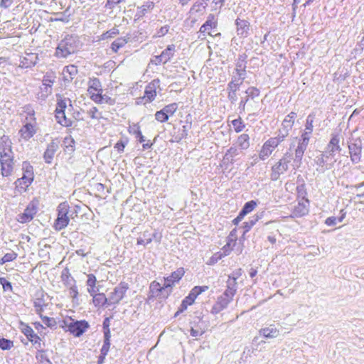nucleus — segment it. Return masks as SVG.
Listing matches in <instances>:
<instances>
[{
  "label": "nucleus",
  "instance_id": "23",
  "mask_svg": "<svg viewBox=\"0 0 364 364\" xmlns=\"http://www.w3.org/2000/svg\"><path fill=\"white\" fill-rule=\"evenodd\" d=\"M237 34L241 38H246L249 35L250 23L246 20L237 18L235 20Z\"/></svg>",
  "mask_w": 364,
  "mask_h": 364
},
{
  "label": "nucleus",
  "instance_id": "13",
  "mask_svg": "<svg viewBox=\"0 0 364 364\" xmlns=\"http://www.w3.org/2000/svg\"><path fill=\"white\" fill-rule=\"evenodd\" d=\"M233 298L226 296L225 293L218 297L217 301L213 306L211 313L218 314L223 310L225 309L229 304L232 301Z\"/></svg>",
  "mask_w": 364,
  "mask_h": 364
},
{
  "label": "nucleus",
  "instance_id": "40",
  "mask_svg": "<svg viewBox=\"0 0 364 364\" xmlns=\"http://www.w3.org/2000/svg\"><path fill=\"white\" fill-rule=\"evenodd\" d=\"M128 42V39L125 37L117 38L111 44V48L113 52L117 53L119 49L123 48Z\"/></svg>",
  "mask_w": 364,
  "mask_h": 364
},
{
  "label": "nucleus",
  "instance_id": "43",
  "mask_svg": "<svg viewBox=\"0 0 364 364\" xmlns=\"http://www.w3.org/2000/svg\"><path fill=\"white\" fill-rule=\"evenodd\" d=\"M250 137L247 134H241L237 139L238 146L241 149H247L250 146Z\"/></svg>",
  "mask_w": 364,
  "mask_h": 364
},
{
  "label": "nucleus",
  "instance_id": "45",
  "mask_svg": "<svg viewBox=\"0 0 364 364\" xmlns=\"http://www.w3.org/2000/svg\"><path fill=\"white\" fill-rule=\"evenodd\" d=\"M242 83V82H240V80L235 75V73H233L231 75L230 81L228 82L227 85V90H240V87Z\"/></svg>",
  "mask_w": 364,
  "mask_h": 364
},
{
  "label": "nucleus",
  "instance_id": "20",
  "mask_svg": "<svg viewBox=\"0 0 364 364\" xmlns=\"http://www.w3.org/2000/svg\"><path fill=\"white\" fill-rule=\"evenodd\" d=\"M18 133L21 137L27 141L36 134V129L33 124L27 122L21 128Z\"/></svg>",
  "mask_w": 364,
  "mask_h": 364
},
{
  "label": "nucleus",
  "instance_id": "4",
  "mask_svg": "<svg viewBox=\"0 0 364 364\" xmlns=\"http://www.w3.org/2000/svg\"><path fill=\"white\" fill-rule=\"evenodd\" d=\"M292 159V154L287 151L283 156L274 164L271 168L270 179L273 181H277L280 176L289 170V164Z\"/></svg>",
  "mask_w": 364,
  "mask_h": 364
},
{
  "label": "nucleus",
  "instance_id": "38",
  "mask_svg": "<svg viewBox=\"0 0 364 364\" xmlns=\"http://www.w3.org/2000/svg\"><path fill=\"white\" fill-rule=\"evenodd\" d=\"M46 306L47 304L44 299V294L43 292H41V296L37 297L34 301V307L36 308V312L41 315L44 307Z\"/></svg>",
  "mask_w": 364,
  "mask_h": 364
},
{
  "label": "nucleus",
  "instance_id": "48",
  "mask_svg": "<svg viewBox=\"0 0 364 364\" xmlns=\"http://www.w3.org/2000/svg\"><path fill=\"white\" fill-rule=\"evenodd\" d=\"M36 358L41 364H52L51 361L45 354V351L43 350H38Z\"/></svg>",
  "mask_w": 364,
  "mask_h": 364
},
{
  "label": "nucleus",
  "instance_id": "53",
  "mask_svg": "<svg viewBox=\"0 0 364 364\" xmlns=\"http://www.w3.org/2000/svg\"><path fill=\"white\" fill-rule=\"evenodd\" d=\"M14 346L12 341L4 338H0V348L3 350H10Z\"/></svg>",
  "mask_w": 364,
  "mask_h": 364
},
{
  "label": "nucleus",
  "instance_id": "58",
  "mask_svg": "<svg viewBox=\"0 0 364 364\" xmlns=\"http://www.w3.org/2000/svg\"><path fill=\"white\" fill-rule=\"evenodd\" d=\"M69 295L73 299V302H77L78 300V290L76 284L69 287Z\"/></svg>",
  "mask_w": 364,
  "mask_h": 364
},
{
  "label": "nucleus",
  "instance_id": "44",
  "mask_svg": "<svg viewBox=\"0 0 364 364\" xmlns=\"http://www.w3.org/2000/svg\"><path fill=\"white\" fill-rule=\"evenodd\" d=\"M238 154L239 151L236 147H230L225 153L224 160L232 164L235 161L234 157Z\"/></svg>",
  "mask_w": 364,
  "mask_h": 364
},
{
  "label": "nucleus",
  "instance_id": "49",
  "mask_svg": "<svg viewBox=\"0 0 364 364\" xmlns=\"http://www.w3.org/2000/svg\"><path fill=\"white\" fill-rule=\"evenodd\" d=\"M178 104L176 102H173V103L166 105L163 108V110L164 112H166L167 114L168 118H169L170 116H172L174 114V113L178 109Z\"/></svg>",
  "mask_w": 364,
  "mask_h": 364
},
{
  "label": "nucleus",
  "instance_id": "42",
  "mask_svg": "<svg viewBox=\"0 0 364 364\" xmlns=\"http://www.w3.org/2000/svg\"><path fill=\"white\" fill-rule=\"evenodd\" d=\"M273 150L274 149H272L271 146H267V141H265L259 154V159L262 161L265 160L272 154Z\"/></svg>",
  "mask_w": 364,
  "mask_h": 364
},
{
  "label": "nucleus",
  "instance_id": "56",
  "mask_svg": "<svg viewBox=\"0 0 364 364\" xmlns=\"http://www.w3.org/2000/svg\"><path fill=\"white\" fill-rule=\"evenodd\" d=\"M208 289V286H196L191 290V293L193 294L195 298H197L198 296L201 294L203 292L207 291Z\"/></svg>",
  "mask_w": 364,
  "mask_h": 364
},
{
  "label": "nucleus",
  "instance_id": "28",
  "mask_svg": "<svg viewBox=\"0 0 364 364\" xmlns=\"http://www.w3.org/2000/svg\"><path fill=\"white\" fill-rule=\"evenodd\" d=\"M297 114L294 112H291L283 120L282 123V130L287 132L289 134V132L291 130L294 124V119L296 117Z\"/></svg>",
  "mask_w": 364,
  "mask_h": 364
},
{
  "label": "nucleus",
  "instance_id": "19",
  "mask_svg": "<svg viewBox=\"0 0 364 364\" xmlns=\"http://www.w3.org/2000/svg\"><path fill=\"white\" fill-rule=\"evenodd\" d=\"M22 333L26 336L29 341L35 345H38L36 348H41V338L35 333L33 328L27 324L22 323Z\"/></svg>",
  "mask_w": 364,
  "mask_h": 364
},
{
  "label": "nucleus",
  "instance_id": "37",
  "mask_svg": "<svg viewBox=\"0 0 364 364\" xmlns=\"http://www.w3.org/2000/svg\"><path fill=\"white\" fill-rule=\"evenodd\" d=\"M151 242V232L145 230L137 238L136 245L146 246Z\"/></svg>",
  "mask_w": 364,
  "mask_h": 364
},
{
  "label": "nucleus",
  "instance_id": "50",
  "mask_svg": "<svg viewBox=\"0 0 364 364\" xmlns=\"http://www.w3.org/2000/svg\"><path fill=\"white\" fill-rule=\"evenodd\" d=\"M187 136L188 134L186 132L179 129L177 132H174L172 135L173 139L171 141L179 143L182 139H186Z\"/></svg>",
  "mask_w": 364,
  "mask_h": 364
},
{
  "label": "nucleus",
  "instance_id": "52",
  "mask_svg": "<svg viewBox=\"0 0 364 364\" xmlns=\"http://www.w3.org/2000/svg\"><path fill=\"white\" fill-rule=\"evenodd\" d=\"M245 93L247 94V97L253 100L259 95L260 91L255 87H250L246 90Z\"/></svg>",
  "mask_w": 364,
  "mask_h": 364
},
{
  "label": "nucleus",
  "instance_id": "16",
  "mask_svg": "<svg viewBox=\"0 0 364 364\" xmlns=\"http://www.w3.org/2000/svg\"><path fill=\"white\" fill-rule=\"evenodd\" d=\"M129 132L130 134L135 136V138L139 143H142V147L144 150L149 149L153 146V144L151 143L149 140H148L146 143H144L146 139L143 136L140 129V127L138 124H134L132 127H130Z\"/></svg>",
  "mask_w": 364,
  "mask_h": 364
},
{
  "label": "nucleus",
  "instance_id": "8",
  "mask_svg": "<svg viewBox=\"0 0 364 364\" xmlns=\"http://www.w3.org/2000/svg\"><path fill=\"white\" fill-rule=\"evenodd\" d=\"M327 151H321L320 154L317 155L314 161L318 166L316 171L320 173H323L326 171L331 169L336 160H333L334 157L333 155H329Z\"/></svg>",
  "mask_w": 364,
  "mask_h": 364
},
{
  "label": "nucleus",
  "instance_id": "11",
  "mask_svg": "<svg viewBox=\"0 0 364 364\" xmlns=\"http://www.w3.org/2000/svg\"><path fill=\"white\" fill-rule=\"evenodd\" d=\"M37 203L31 201L28 203L23 213L18 215V220L21 223H26L33 220L37 213Z\"/></svg>",
  "mask_w": 364,
  "mask_h": 364
},
{
  "label": "nucleus",
  "instance_id": "7",
  "mask_svg": "<svg viewBox=\"0 0 364 364\" xmlns=\"http://www.w3.org/2000/svg\"><path fill=\"white\" fill-rule=\"evenodd\" d=\"M171 293V289L165 287V283L161 286L159 282L153 281L149 285L146 301H153L156 298L167 299Z\"/></svg>",
  "mask_w": 364,
  "mask_h": 364
},
{
  "label": "nucleus",
  "instance_id": "61",
  "mask_svg": "<svg viewBox=\"0 0 364 364\" xmlns=\"http://www.w3.org/2000/svg\"><path fill=\"white\" fill-rule=\"evenodd\" d=\"M0 284L4 291H11L12 285L11 283L4 277H0Z\"/></svg>",
  "mask_w": 364,
  "mask_h": 364
},
{
  "label": "nucleus",
  "instance_id": "17",
  "mask_svg": "<svg viewBox=\"0 0 364 364\" xmlns=\"http://www.w3.org/2000/svg\"><path fill=\"white\" fill-rule=\"evenodd\" d=\"M38 60L36 53H26L25 56L20 57L19 65L21 68H30L36 65Z\"/></svg>",
  "mask_w": 364,
  "mask_h": 364
},
{
  "label": "nucleus",
  "instance_id": "46",
  "mask_svg": "<svg viewBox=\"0 0 364 364\" xmlns=\"http://www.w3.org/2000/svg\"><path fill=\"white\" fill-rule=\"evenodd\" d=\"M316 117V114L314 113L309 114L306 119V123H305V129L304 131L309 132H313L314 129V122Z\"/></svg>",
  "mask_w": 364,
  "mask_h": 364
},
{
  "label": "nucleus",
  "instance_id": "59",
  "mask_svg": "<svg viewBox=\"0 0 364 364\" xmlns=\"http://www.w3.org/2000/svg\"><path fill=\"white\" fill-rule=\"evenodd\" d=\"M205 8V4L203 2V0L196 1L191 7V11L193 12H200L202 9Z\"/></svg>",
  "mask_w": 364,
  "mask_h": 364
},
{
  "label": "nucleus",
  "instance_id": "25",
  "mask_svg": "<svg viewBox=\"0 0 364 364\" xmlns=\"http://www.w3.org/2000/svg\"><path fill=\"white\" fill-rule=\"evenodd\" d=\"M42 82L43 87H41V90L43 92H45L46 94H43L41 97L45 99L52 93L51 87L55 82V77L46 75H44Z\"/></svg>",
  "mask_w": 364,
  "mask_h": 364
},
{
  "label": "nucleus",
  "instance_id": "32",
  "mask_svg": "<svg viewBox=\"0 0 364 364\" xmlns=\"http://www.w3.org/2000/svg\"><path fill=\"white\" fill-rule=\"evenodd\" d=\"M226 284V289L224 293L226 296H230L233 298L237 290V282L235 280L228 278Z\"/></svg>",
  "mask_w": 364,
  "mask_h": 364
},
{
  "label": "nucleus",
  "instance_id": "5",
  "mask_svg": "<svg viewBox=\"0 0 364 364\" xmlns=\"http://www.w3.org/2000/svg\"><path fill=\"white\" fill-rule=\"evenodd\" d=\"M67 101L71 103L70 99L62 98L60 96L57 95L55 117L58 124L65 127H70L73 126V121L67 118L65 114V109L67 108Z\"/></svg>",
  "mask_w": 364,
  "mask_h": 364
},
{
  "label": "nucleus",
  "instance_id": "27",
  "mask_svg": "<svg viewBox=\"0 0 364 364\" xmlns=\"http://www.w3.org/2000/svg\"><path fill=\"white\" fill-rule=\"evenodd\" d=\"M214 20V15L210 14L208 16L207 20L205 22L200 26V34H203V37L200 36H198V38L204 39L205 36V33L208 31L209 30L212 28H215L217 26V23L213 21Z\"/></svg>",
  "mask_w": 364,
  "mask_h": 364
},
{
  "label": "nucleus",
  "instance_id": "2",
  "mask_svg": "<svg viewBox=\"0 0 364 364\" xmlns=\"http://www.w3.org/2000/svg\"><path fill=\"white\" fill-rule=\"evenodd\" d=\"M80 41L77 36L67 34L58 44L54 55L57 58H66L79 49Z\"/></svg>",
  "mask_w": 364,
  "mask_h": 364
},
{
  "label": "nucleus",
  "instance_id": "6",
  "mask_svg": "<svg viewBox=\"0 0 364 364\" xmlns=\"http://www.w3.org/2000/svg\"><path fill=\"white\" fill-rule=\"evenodd\" d=\"M57 210L58 217L54 223V228L60 231L68 226L70 217H72V215L69 216L70 206L67 202L60 203L58 206Z\"/></svg>",
  "mask_w": 364,
  "mask_h": 364
},
{
  "label": "nucleus",
  "instance_id": "18",
  "mask_svg": "<svg viewBox=\"0 0 364 364\" xmlns=\"http://www.w3.org/2000/svg\"><path fill=\"white\" fill-rule=\"evenodd\" d=\"M339 142V134L338 133H332L330 141L328 142L326 148V151L329 153V155H333L334 156L335 152H340L341 151Z\"/></svg>",
  "mask_w": 364,
  "mask_h": 364
},
{
  "label": "nucleus",
  "instance_id": "62",
  "mask_svg": "<svg viewBox=\"0 0 364 364\" xmlns=\"http://www.w3.org/2000/svg\"><path fill=\"white\" fill-rule=\"evenodd\" d=\"M239 90H227L228 91V99L232 103L234 104L237 100V92Z\"/></svg>",
  "mask_w": 364,
  "mask_h": 364
},
{
  "label": "nucleus",
  "instance_id": "31",
  "mask_svg": "<svg viewBox=\"0 0 364 364\" xmlns=\"http://www.w3.org/2000/svg\"><path fill=\"white\" fill-rule=\"evenodd\" d=\"M154 7V3L153 1H146L142 6L137 7V11L135 17L137 19H140L144 17L147 13L148 10H152Z\"/></svg>",
  "mask_w": 364,
  "mask_h": 364
},
{
  "label": "nucleus",
  "instance_id": "10",
  "mask_svg": "<svg viewBox=\"0 0 364 364\" xmlns=\"http://www.w3.org/2000/svg\"><path fill=\"white\" fill-rule=\"evenodd\" d=\"M129 289V284L125 282H121L114 287L111 293L109 301L112 304H117L124 297L127 291Z\"/></svg>",
  "mask_w": 364,
  "mask_h": 364
},
{
  "label": "nucleus",
  "instance_id": "21",
  "mask_svg": "<svg viewBox=\"0 0 364 364\" xmlns=\"http://www.w3.org/2000/svg\"><path fill=\"white\" fill-rule=\"evenodd\" d=\"M309 201L307 198L299 201L298 204L296 206H294V208L293 210L292 213L294 216L296 218H300L307 215L309 213Z\"/></svg>",
  "mask_w": 364,
  "mask_h": 364
},
{
  "label": "nucleus",
  "instance_id": "55",
  "mask_svg": "<svg viewBox=\"0 0 364 364\" xmlns=\"http://www.w3.org/2000/svg\"><path fill=\"white\" fill-rule=\"evenodd\" d=\"M232 124L236 132H240L245 128V124L240 117L232 121Z\"/></svg>",
  "mask_w": 364,
  "mask_h": 364
},
{
  "label": "nucleus",
  "instance_id": "47",
  "mask_svg": "<svg viewBox=\"0 0 364 364\" xmlns=\"http://www.w3.org/2000/svg\"><path fill=\"white\" fill-rule=\"evenodd\" d=\"M42 322L50 328L55 329L57 328V322L54 318L48 317L46 316L40 315Z\"/></svg>",
  "mask_w": 364,
  "mask_h": 364
},
{
  "label": "nucleus",
  "instance_id": "34",
  "mask_svg": "<svg viewBox=\"0 0 364 364\" xmlns=\"http://www.w3.org/2000/svg\"><path fill=\"white\" fill-rule=\"evenodd\" d=\"M92 301L95 306H104L105 305L109 306L112 304H110L109 299H107L103 293L95 294Z\"/></svg>",
  "mask_w": 364,
  "mask_h": 364
},
{
  "label": "nucleus",
  "instance_id": "3",
  "mask_svg": "<svg viewBox=\"0 0 364 364\" xmlns=\"http://www.w3.org/2000/svg\"><path fill=\"white\" fill-rule=\"evenodd\" d=\"M60 326L75 337H80L90 326L85 320H75L71 317L63 319Z\"/></svg>",
  "mask_w": 364,
  "mask_h": 364
},
{
  "label": "nucleus",
  "instance_id": "64",
  "mask_svg": "<svg viewBox=\"0 0 364 364\" xmlns=\"http://www.w3.org/2000/svg\"><path fill=\"white\" fill-rule=\"evenodd\" d=\"M127 143H128L127 139H124V140L120 139L115 144L114 149H116L119 153H122L124 151V148H125L126 145L127 144Z\"/></svg>",
  "mask_w": 364,
  "mask_h": 364
},
{
  "label": "nucleus",
  "instance_id": "29",
  "mask_svg": "<svg viewBox=\"0 0 364 364\" xmlns=\"http://www.w3.org/2000/svg\"><path fill=\"white\" fill-rule=\"evenodd\" d=\"M259 332L261 336L266 338H277L279 335V331L274 325L261 328Z\"/></svg>",
  "mask_w": 364,
  "mask_h": 364
},
{
  "label": "nucleus",
  "instance_id": "36",
  "mask_svg": "<svg viewBox=\"0 0 364 364\" xmlns=\"http://www.w3.org/2000/svg\"><path fill=\"white\" fill-rule=\"evenodd\" d=\"M262 214L255 215L248 221L243 223L242 228L244 229L243 235L249 232L251 228L255 225V223L261 218Z\"/></svg>",
  "mask_w": 364,
  "mask_h": 364
},
{
  "label": "nucleus",
  "instance_id": "39",
  "mask_svg": "<svg viewBox=\"0 0 364 364\" xmlns=\"http://www.w3.org/2000/svg\"><path fill=\"white\" fill-rule=\"evenodd\" d=\"M87 91H88V92L102 91V84L100 82V80L97 77H94V78L91 79L89 81V86H88Z\"/></svg>",
  "mask_w": 364,
  "mask_h": 364
},
{
  "label": "nucleus",
  "instance_id": "60",
  "mask_svg": "<svg viewBox=\"0 0 364 364\" xmlns=\"http://www.w3.org/2000/svg\"><path fill=\"white\" fill-rule=\"evenodd\" d=\"M304 154V153L299 151L296 149H295V156L294 159V164L296 165V166L297 168H299L302 163V159H303Z\"/></svg>",
  "mask_w": 364,
  "mask_h": 364
},
{
  "label": "nucleus",
  "instance_id": "33",
  "mask_svg": "<svg viewBox=\"0 0 364 364\" xmlns=\"http://www.w3.org/2000/svg\"><path fill=\"white\" fill-rule=\"evenodd\" d=\"M61 280L66 287H71L76 284V281L71 276L68 268L64 269L61 273Z\"/></svg>",
  "mask_w": 364,
  "mask_h": 364
},
{
  "label": "nucleus",
  "instance_id": "14",
  "mask_svg": "<svg viewBox=\"0 0 364 364\" xmlns=\"http://www.w3.org/2000/svg\"><path fill=\"white\" fill-rule=\"evenodd\" d=\"M160 87V80L156 78L149 82L145 88L143 98L147 102H152L156 96V89Z\"/></svg>",
  "mask_w": 364,
  "mask_h": 364
},
{
  "label": "nucleus",
  "instance_id": "54",
  "mask_svg": "<svg viewBox=\"0 0 364 364\" xmlns=\"http://www.w3.org/2000/svg\"><path fill=\"white\" fill-rule=\"evenodd\" d=\"M296 193L298 197H301L302 200L306 199V196L307 195L306 185L304 181H301V183L298 185L296 187Z\"/></svg>",
  "mask_w": 364,
  "mask_h": 364
},
{
  "label": "nucleus",
  "instance_id": "15",
  "mask_svg": "<svg viewBox=\"0 0 364 364\" xmlns=\"http://www.w3.org/2000/svg\"><path fill=\"white\" fill-rule=\"evenodd\" d=\"M59 140L58 139H53L47 146L43 154V159L46 164H51L55 152L59 149Z\"/></svg>",
  "mask_w": 364,
  "mask_h": 364
},
{
  "label": "nucleus",
  "instance_id": "22",
  "mask_svg": "<svg viewBox=\"0 0 364 364\" xmlns=\"http://www.w3.org/2000/svg\"><path fill=\"white\" fill-rule=\"evenodd\" d=\"M289 134L284 130L279 129L277 132V136L274 137H271L267 141V145L271 146L272 149H275L280 144L284 139L288 136Z\"/></svg>",
  "mask_w": 364,
  "mask_h": 364
},
{
  "label": "nucleus",
  "instance_id": "1",
  "mask_svg": "<svg viewBox=\"0 0 364 364\" xmlns=\"http://www.w3.org/2000/svg\"><path fill=\"white\" fill-rule=\"evenodd\" d=\"M0 165L1 174L3 177H8L12 174L14 156L12 151V142L6 135H3L0 139Z\"/></svg>",
  "mask_w": 364,
  "mask_h": 364
},
{
  "label": "nucleus",
  "instance_id": "41",
  "mask_svg": "<svg viewBox=\"0 0 364 364\" xmlns=\"http://www.w3.org/2000/svg\"><path fill=\"white\" fill-rule=\"evenodd\" d=\"M257 206V202L255 200H250L245 203L243 207L240 211L241 215L245 216L248 213H251Z\"/></svg>",
  "mask_w": 364,
  "mask_h": 364
},
{
  "label": "nucleus",
  "instance_id": "9",
  "mask_svg": "<svg viewBox=\"0 0 364 364\" xmlns=\"http://www.w3.org/2000/svg\"><path fill=\"white\" fill-rule=\"evenodd\" d=\"M362 141L360 138L351 139L348 142L350 159L353 164H358L361 159Z\"/></svg>",
  "mask_w": 364,
  "mask_h": 364
},
{
  "label": "nucleus",
  "instance_id": "57",
  "mask_svg": "<svg viewBox=\"0 0 364 364\" xmlns=\"http://www.w3.org/2000/svg\"><path fill=\"white\" fill-rule=\"evenodd\" d=\"M155 119L161 123L166 122L168 120L167 114L164 112L163 109L155 113Z\"/></svg>",
  "mask_w": 364,
  "mask_h": 364
},
{
  "label": "nucleus",
  "instance_id": "51",
  "mask_svg": "<svg viewBox=\"0 0 364 364\" xmlns=\"http://www.w3.org/2000/svg\"><path fill=\"white\" fill-rule=\"evenodd\" d=\"M247 58V55L245 53L239 55L237 62H236V64H235V65H236L235 69H242V68L244 69V68H247V66H246Z\"/></svg>",
  "mask_w": 364,
  "mask_h": 364
},
{
  "label": "nucleus",
  "instance_id": "12",
  "mask_svg": "<svg viewBox=\"0 0 364 364\" xmlns=\"http://www.w3.org/2000/svg\"><path fill=\"white\" fill-rule=\"evenodd\" d=\"M184 274V269L183 267H179L176 271L173 272L171 275L167 277H164L165 287L172 290V287L179 282Z\"/></svg>",
  "mask_w": 364,
  "mask_h": 364
},
{
  "label": "nucleus",
  "instance_id": "30",
  "mask_svg": "<svg viewBox=\"0 0 364 364\" xmlns=\"http://www.w3.org/2000/svg\"><path fill=\"white\" fill-rule=\"evenodd\" d=\"M176 52V46L173 44L168 45L166 49H164L161 53L160 54L159 60L164 61V63H168L171 58L174 55Z\"/></svg>",
  "mask_w": 364,
  "mask_h": 364
},
{
  "label": "nucleus",
  "instance_id": "35",
  "mask_svg": "<svg viewBox=\"0 0 364 364\" xmlns=\"http://www.w3.org/2000/svg\"><path fill=\"white\" fill-rule=\"evenodd\" d=\"M23 177L28 179L34 180L33 167L28 161H23L22 164Z\"/></svg>",
  "mask_w": 364,
  "mask_h": 364
},
{
  "label": "nucleus",
  "instance_id": "63",
  "mask_svg": "<svg viewBox=\"0 0 364 364\" xmlns=\"http://www.w3.org/2000/svg\"><path fill=\"white\" fill-rule=\"evenodd\" d=\"M223 257V254L220 252H218L216 253H215L208 260V265H213L215 264H216L219 260H220L222 259V257Z\"/></svg>",
  "mask_w": 364,
  "mask_h": 364
},
{
  "label": "nucleus",
  "instance_id": "24",
  "mask_svg": "<svg viewBox=\"0 0 364 364\" xmlns=\"http://www.w3.org/2000/svg\"><path fill=\"white\" fill-rule=\"evenodd\" d=\"M33 181L21 176L14 182L15 189L18 193L26 192L28 188L31 185Z\"/></svg>",
  "mask_w": 364,
  "mask_h": 364
},
{
  "label": "nucleus",
  "instance_id": "26",
  "mask_svg": "<svg viewBox=\"0 0 364 364\" xmlns=\"http://www.w3.org/2000/svg\"><path fill=\"white\" fill-rule=\"evenodd\" d=\"M78 73L77 66L74 65H69L65 66L63 70V80L67 82H70Z\"/></svg>",
  "mask_w": 364,
  "mask_h": 364
}]
</instances>
